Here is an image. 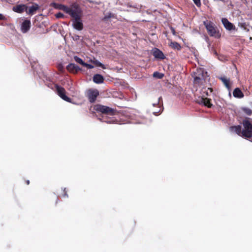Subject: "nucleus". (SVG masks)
I'll return each instance as SVG.
<instances>
[{"instance_id": "nucleus-1", "label": "nucleus", "mask_w": 252, "mask_h": 252, "mask_svg": "<svg viewBox=\"0 0 252 252\" xmlns=\"http://www.w3.org/2000/svg\"><path fill=\"white\" fill-rule=\"evenodd\" d=\"M204 25L210 36L215 37L217 38H219L220 37V33L212 22H204Z\"/></svg>"}, {"instance_id": "nucleus-2", "label": "nucleus", "mask_w": 252, "mask_h": 252, "mask_svg": "<svg viewBox=\"0 0 252 252\" xmlns=\"http://www.w3.org/2000/svg\"><path fill=\"white\" fill-rule=\"evenodd\" d=\"M244 129L242 130V137L245 138L252 137V124L248 119L243 121Z\"/></svg>"}, {"instance_id": "nucleus-3", "label": "nucleus", "mask_w": 252, "mask_h": 252, "mask_svg": "<svg viewBox=\"0 0 252 252\" xmlns=\"http://www.w3.org/2000/svg\"><path fill=\"white\" fill-rule=\"evenodd\" d=\"M72 7L74 8L75 9H72V8H69L67 12V14H68L71 16V17L73 18V21L80 20L81 19V16L80 14L81 13V10L78 6V5L75 3H74L72 5Z\"/></svg>"}, {"instance_id": "nucleus-4", "label": "nucleus", "mask_w": 252, "mask_h": 252, "mask_svg": "<svg viewBox=\"0 0 252 252\" xmlns=\"http://www.w3.org/2000/svg\"><path fill=\"white\" fill-rule=\"evenodd\" d=\"M95 110L97 112L110 115H114L116 112L115 109L102 105H96L95 106Z\"/></svg>"}, {"instance_id": "nucleus-5", "label": "nucleus", "mask_w": 252, "mask_h": 252, "mask_svg": "<svg viewBox=\"0 0 252 252\" xmlns=\"http://www.w3.org/2000/svg\"><path fill=\"white\" fill-rule=\"evenodd\" d=\"M55 87L57 94L61 98L68 102L71 101V99L65 95L66 91L64 88L60 86L58 84H55Z\"/></svg>"}, {"instance_id": "nucleus-6", "label": "nucleus", "mask_w": 252, "mask_h": 252, "mask_svg": "<svg viewBox=\"0 0 252 252\" xmlns=\"http://www.w3.org/2000/svg\"><path fill=\"white\" fill-rule=\"evenodd\" d=\"M98 95L99 92L97 90L90 89L88 92V98L91 103L94 102Z\"/></svg>"}, {"instance_id": "nucleus-7", "label": "nucleus", "mask_w": 252, "mask_h": 252, "mask_svg": "<svg viewBox=\"0 0 252 252\" xmlns=\"http://www.w3.org/2000/svg\"><path fill=\"white\" fill-rule=\"evenodd\" d=\"M28 6L24 4L16 5L12 7V10L18 13H22L24 11H27Z\"/></svg>"}, {"instance_id": "nucleus-8", "label": "nucleus", "mask_w": 252, "mask_h": 252, "mask_svg": "<svg viewBox=\"0 0 252 252\" xmlns=\"http://www.w3.org/2000/svg\"><path fill=\"white\" fill-rule=\"evenodd\" d=\"M66 68L67 71L73 74H76L81 70V68L78 66L72 63H69Z\"/></svg>"}, {"instance_id": "nucleus-9", "label": "nucleus", "mask_w": 252, "mask_h": 252, "mask_svg": "<svg viewBox=\"0 0 252 252\" xmlns=\"http://www.w3.org/2000/svg\"><path fill=\"white\" fill-rule=\"evenodd\" d=\"M207 76V72L203 68H197L196 71L194 72L192 76H197L200 78H206Z\"/></svg>"}, {"instance_id": "nucleus-10", "label": "nucleus", "mask_w": 252, "mask_h": 252, "mask_svg": "<svg viewBox=\"0 0 252 252\" xmlns=\"http://www.w3.org/2000/svg\"><path fill=\"white\" fill-rule=\"evenodd\" d=\"M211 99L207 97H201L197 100V102L200 104H203L208 108H211L212 104L211 103Z\"/></svg>"}, {"instance_id": "nucleus-11", "label": "nucleus", "mask_w": 252, "mask_h": 252, "mask_svg": "<svg viewBox=\"0 0 252 252\" xmlns=\"http://www.w3.org/2000/svg\"><path fill=\"white\" fill-rule=\"evenodd\" d=\"M221 22L224 28L226 30L231 31L235 29V26L232 23L230 22L227 19L225 18H222L221 19Z\"/></svg>"}, {"instance_id": "nucleus-12", "label": "nucleus", "mask_w": 252, "mask_h": 252, "mask_svg": "<svg viewBox=\"0 0 252 252\" xmlns=\"http://www.w3.org/2000/svg\"><path fill=\"white\" fill-rule=\"evenodd\" d=\"M31 21L29 20H25L22 24L21 31L23 33L28 32L31 28Z\"/></svg>"}, {"instance_id": "nucleus-13", "label": "nucleus", "mask_w": 252, "mask_h": 252, "mask_svg": "<svg viewBox=\"0 0 252 252\" xmlns=\"http://www.w3.org/2000/svg\"><path fill=\"white\" fill-rule=\"evenodd\" d=\"M153 55L155 58L160 60H163L165 58L163 52L158 48H155L153 52Z\"/></svg>"}, {"instance_id": "nucleus-14", "label": "nucleus", "mask_w": 252, "mask_h": 252, "mask_svg": "<svg viewBox=\"0 0 252 252\" xmlns=\"http://www.w3.org/2000/svg\"><path fill=\"white\" fill-rule=\"evenodd\" d=\"M39 9V6L36 3H33V5L30 6L28 11L27 10L26 12L29 15H33L36 11Z\"/></svg>"}, {"instance_id": "nucleus-15", "label": "nucleus", "mask_w": 252, "mask_h": 252, "mask_svg": "<svg viewBox=\"0 0 252 252\" xmlns=\"http://www.w3.org/2000/svg\"><path fill=\"white\" fill-rule=\"evenodd\" d=\"M52 5L53 6V7L55 8L63 10L66 13H67V11L68 10V9L69 8V7H68V6H67L66 5H64L63 4H60V3H55V2L53 3Z\"/></svg>"}, {"instance_id": "nucleus-16", "label": "nucleus", "mask_w": 252, "mask_h": 252, "mask_svg": "<svg viewBox=\"0 0 252 252\" xmlns=\"http://www.w3.org/2000/svg\"><path fill=\"white\" fill-rule=\"evenodd\" d=\"M73 26L74 29L78 31H81L83 29V24L82 20L73 21Z\"/></svg>"}, {"instance_id": "nucleus-17", "label": "nucleus", "mask_w": 252, "mask_h": 252, "mask_svg": "<svg viewBox=\"0 0 252 252\" xmlns=\"http://www.w3.org/2000/svg\"><path fill=\"white\" fill-rule=\"evenodd\" d=\"M93 80L96 84H101L103 83L104 78L102 75L96 74L94 75Z\"/></svg>"}, {"instance_id": "nucleus-18", "label": "nucleus", "mask_w": 252, "mask_h": 252, "mask_svg": "<svg viewBox=\"0 0 252 252\" xmlns=\"http://www.w3.org/2000/svg\"><path fill=\"white\" fill-rule=\"evenodd\" d=\"M230 129L232 132H235L238 135L242 137V130L241 126L238 125L236 126H230Z\"/></svg>"}, {"instance_id": "nucleus-19", "label": "nucleus", "mask_w": 252, "mask_h": 252, "mask_svg": "<svg viewBox=\"0 0 252 252\" xmlns=\"http://www.w3.org/2000/svg\"><path fill=\"white\" fill-rule=\"evenodd\" d=\"M194 84L198 86L203 85L205 82L206 78H200L197 76H193Z\"/></svg>"}, {"instance_id": "nucleus-20", "label": "nucleus", "mask_w": 252, "mask_h": 252, "mask_svg": "<svg viewBox=\"0 0 252 252\" xmlns=\"http://www.w3.org/2000/svg\"><path fill=\"white\" fill-rule=\"evenodd\" d=\"M233 94L234 97L237 98H242L244 96L243 93H242L241 90L238 88H237L234 89Z\"/></svg>"}, {"instance_id": "nucleus-21", "label": "nucleus", "mask_w": 252, "mask_h": 252, "mask_svg": "<svg viewBox=\"0 0 252 252\" xmlns=\"http://www.w3.org/2000/svg\"><path fill=\"white\" fill-rule=\"evenodd\" d=\"M169 46L175 50H180L181 49V46L180 44L175 41H171L169 44Z\"/></svg>"}, {"instance_id": "nucleus-22", "label": "nucleus", "mask_w": 252, "mask_h": 252, "mask_svg": "<svg viewBox=\"0 0 252 252\" xmlns=\"http://www.w3.org/2000/svg\"><path fill=\"white\" fill-rule=\"evenodd\" d=\"M220 79L222 82L225 86L229 90L230 89L231 86L230 84V80L229 79L226 78L225 77H220L219 78Z\"/></svg>"}, {"instance_id": "nucleus-23", "label": "nucleus", "mask_w": 252, "mask_h": 252, "mask_svg": "<svg viewBox=\"0 0 252 252\" xmlns=\"http://www.w3.org/2000/svg\"><path fill=\"white\" fill-rule=\"evenodd\" d=\"M243 111L247 115L251 116L252 115V110L248 107H244L242 108Z\"/></svg>"}, {"instance_id": "nucleus-24", "label": "nucleus", "mask_w": 252, "mask_h": 252, "mask_svg": "<svg viewBox=\"0 0 252 252\" xmlns=\"http://www.w3.org/2000/svg\"><path fill=\"white\" fill-rule=\"evenodd\" d=\"M74 59L76 63L82 65L83 66L84 65L85 62L79 57L75 56L74 57Z\"/></svg>"}, {"instance_id": "nucleus-25", "label": "nucleus", "mask_w": 252, "mask_h": 252, "mask_svg": "<svg viewBox=\"0 0 252 252\" xmlns=\"http://www.w3.org/2000/svg\"><path fill=\"white\" fill-rule=\"evenodd\" d=\"M153 76L155 77H158V78L161 79L163 77V74L156 71L153 73Z\"/></svg>"}, {"instance_id": "nucleus-26", "label": "nucleus", "mask_w": 252, "mask_h": 252, "mask_svg": "<svg viewBox=\"0 0 252 252\" xmlns=\"http://www.w3.org/2000/svg\"><path fill=\"white\" fill-rule=\"evenodd\" d=\"M93 63L97 66L101 67L102 68H105L104 65L97 60L94 61Z\"/></svg>"}, {"instance_id": "nucleus-27", "label": "nucleus", "mask_w": 252, "mask_h": 252, "mask_svg": "<svg viewBox=\"0 0 252 252\" xmlns=\"http://www.w3.org/2000/svg\"><path fill=\"white\" fill-rule=\"evenodd\" d=\"M114 14L109 13L107 15L105 16V17H104V20H107L109 18H114Z\"/></svg>"}, {"instance_id": "nucleus-28", "label": "nucleus", "mask_w": 252, "mask_h": 252, "mask_svg": "<svg viewBox=\"0 0 252 252\" xmlns=\"http://www.w3.org/2000/svg\"><path fill=\"white\" fill-rule=\"evenodd\" d=\"M55 16L57 18H63L64 17V14L61 12L57 13Z\"/></svg>"}, {"instance_id": "nucleus-29", "label": "nucleus", "mask_w": 252, "mask_h": 252, "mask_svg": "<svg viewBox=\"0 0 252 252\" xmlns=\"http://www.w3.org/2000/svg\"><path fill=\"white\" fill-rule=\"evenodd\" d=\"M84 66L87 67L89 69H92L94 68V66L92 64H88L87 63H85Z\"/></svg>"}, {"instance_id": "nucleus-30", "label": "nucleus", "mask_w": 252, "mask_h": 252, "mask_svg": "<svg viewBox=\"0 0 252 252\" xmlns=\"http://www.w3.org/2000/svg\"><path fill=\"white\" fill-rule=\"evenodd\" d=\"M196 5L198 7L201 5L200 0H192Z\"/></svg>"}, {"instance_id": "nucleus-31", "label": "nucleus", "mask_w": 252, "mask_h": 252, "mask_svg": "<svg viewBox=\"0 0 252 252\" xmlns=\"http://www.w3.org/2000/svg\"><path fill=\"white\" fill-rule=\"evenodd\" d=\"M63 197H68V194L67 193V190H66V188H64L63 189Z\"/></svg>"}, {"instance_id": "nucleus-32", "label": "nucleus", "mask_w": 252, "mask_h": 252, "mask_svg": "<svg viewBox=\"0 0 252 252\" xmlns=\"http://www.w3.org/2000/svg\"><path fill=\"white\" fill-rule=\"evenodd\" d=\"M5 17L1 14H0V20H4Z\"/></svg>"}, {"instance_id": "nucleus-33", "label": "nucleus", "mask_w": 252, "mask_h": 252, "mask_svg": "<svg viewBox=\"0 0 252 252\" xmlns=\"http://www.w3.org/2000/svg\"><path fill=\"white\" fill-rule=\"evenodd\" d=\"M25 182H26V184L27 185H29L30 184V181L28 180H26Z\"/></svg>"}, {"instance_id": "nucleus-34", "label": "nucleus", "mask_w": 252, "mask_h": 252, "mask_svg": "<svg viewBox=\"0 0 252 252\" xmlns=\"http://www.w3.org/2000/svg\"><path fill=\"white\" fill-rule=\"evenodd\" d=\"M160 100H162V97L161 96L158 98V103H159Z\"/></svg>"}, {"instance_id": "nucleus-35", "label": "nucleus", "mask_w": 252, "mask_h": 252, "mask_svg": "<svg viewBox=\"0 0 252 252\" xmlns=\"http://www.w3.org/2000/svg\"><path fill=\"white\" fill-rule=\"evenodd\" d=\"M158 112H153V114L156 116H157L158 114Z\"/></svg>"}, {"instance_id": "nucleus-36", "label": "nucleus", "mask_w": 252, "mask_h": 252, "mask_svg": "<svg viewBox=\"0 0 252 252\" xmlns=\"http://www.w3.org/2000/svg\"><path fill=\"white\" fill-rule=\"evenodd\" d=\"M208 90H210L211 93H212L213 92V89L212 88H209Z\"/></svg>"}, {"instance_id": "nucleus-37", "label": "nucleus", "mask_w": 252, "mask_h": 252, "mask_svg": "<svg viewBox=\"0 0 252 252\" xmlns=\"http://www.w3.org/2000/svg\"><path fill=\"white\" fill-rule=\"evenodd\" d=\"M172 32H173V33L174 34H175V30H174L173 28H172Z\"/></svg>"}, {"instance_id": "nucleus-38", "label": "nucleus", "mask_w": 252, "mask_h": 252, "mask_svg": "<svg viewBox=\"0 0 252 252\" xmlns=\"http://www.w3.org/2000/svg\"><path fill=\"white\" fill-rule=\"evenodd\" d=\"M214 54H216V55H217V52H216V51H215V52H214Z\"/></svg>"}]
</instances>
